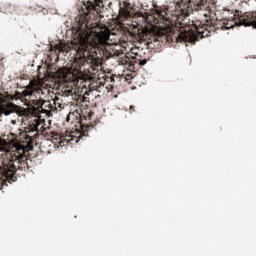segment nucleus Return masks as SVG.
<instances>
[{
  "mask_svg": "<svg viewBox=\"0 0 256 256\" xmlns=\"http://www.w3.org/2000/svg\"><path fill=\"white\" fill-rule=\"evenodd\" d=\"M178 8L187 19L193 11H198V21L192 24L184 23V27L175 35L173 22L169 18L167 9L157 10L150 16L149 24L152 27L155 41L176 43H195L199 39L211 37L217 29H231L233 24L227 19L217 17V5L213 0H180Z\"/></svg>",
  "mask_w": 256,
  "mask_h": 256,
  "instance_id": "2",
  "label": "nucleus"
},
{
  "mask_svg": "<svg viewBox=\"0 0 256 256\" xmlns=\"http://www.w3.org/2000/svg\"><path fill=\"white\" fill-rule=\"evenodd\" d=\"M71 116H73L72 113H70L68 116H67V121H69L71 119Z\"/></svg>",
  "mask_w": 256,
  "mask_h": 256,
  "instance_id": "15",
  "label": "nucleus"
},
{
  "mask_svg": "<svg viewBox=\"0 0 256 256\" xmlns=\"http://www.w3.org/2000/svg\"><path fill=\"white\" fill-rule=\"evenodd\" d=\"M130 111L131 112L135 111V106H130Z\"/></svg>",
  "mask_w": 256,
  "mask_h": 256,
  "instance_id": "17",
  "label": "nucleus"
},
{
  "mask_svg": "<svg viewBox=\"0 0 256 256\" xmlns=\"http://www.w3.org/2000/svg\"><path fill=\"white\" fill-rule=\"evenodd\" d=\"M38 127H39V124L35 125L33 128V131H37Z\"/></svg>",
  "mask_w": 256,
  "mask_h": 256,
  "instance_id": "16",
  "label": "nucleus"
},
{
  "mask_svg": "<svg viewBox=\"0 0 256 256\" xmlns=\"http://www.w3.org/2000/svg\"><path fill=\"white\" fill-rule=\"evenodd\" d=\"M51 107H53L56 110L57 109H63V104H61V100L58 97H55L52 100Z\"/></svg>",
  "mask_w": 256,
  "mask_h": 256,
  "instance_id": "13",
  "label": "nucleus"
},
{
  "mask_svg": "<svg viewBox=\"0 0 256 256\" xmlns=\"http://www.w3.org/2000/svg\"><path fill=\"white\" fill-rule=\"evenodd\" d=\"M1 11H3V13H6V15H13V13L17 11V8L11 4H5Z\"/></svg>",
  "mask_w": 256,
  "mask_h": 256,
  "instance_id": "11",
  "label": "nucleus"
},
{
  "mask_svg": "<svg viewBox=\"0 0 256 256\" xmlns=\"http://www.w3.org/2000/svg\"><path fill=\"white\" fill-rule=\"evenodd\" d=\"M43 89L37 80H31L22 92H16L14 99H20L26 107L32 109V114L37 117L43 113Z\"/></svg>",
  "mask_w": 256,
  "mask_h": 256,
  "instance_id": "3",
  "label": "nucleus"
},
{
  "mask_svg": "<svg viewBox=\"0 0 256 256\" xmlns=\"http://www.w3.org/2000/svg\"><path fill=\"white\" fill-rule=\"evenodd\" d=\"M93 111L91 109L86 108V109H81V113L79 114V125H80V131L84 137H87V132L89 129L93 127V123L88 121H91L93 119Z\"/></svg>",
  "mask_w": 256,
  "mask_h": 256,
  "instance_id": "5",
  "label": "nucleus"
},
{
  "mask_svg": "<svg viewBox=\"0 0 256 256\" xmlns=\"http://www.w3.org/2000/svg\"><path fill=\"white\" fill-rule=\"evenodd\" d=\"M111 81V83H113V81H115V79L113 77L111 78H105V77H101V78H97L94 82H92L91 85V89H94L95 91H101V87H105V83H107V81Z\"/></svg>",
  "mask_w": 256,
  "mask_h": 256,
  "instance_id": "9",
  "label": "nucleus"
},
{
  "mask_svg": "<svg viewBox=\"0 0 256 256\" xmlns=\"http://www.w3.org/2000/svg\"><path fill=\"white\" fill-rule=\"evenodd\" d=\"M15 111H17V105L11 102L0 104V117L1 115H11V113H15Z\"/></svg>",
  "mask_w": 256,
  "mask_h": 256,
  "instance_id": "10",
  "label": "nucleus"
},
{
  "mask_svg": "<svg viewBox=\"0 0 256 256\" xmlns=\"http://www.w3.org/2000/svg\"><path fill=\"white\" fill-rule=\"evenodd\" d=\"M119 65H125L127 69H129V65H131V58L127 55H123L119 59Z\"/></svg>",
  "mask_w": 256,
  "mask_h": 256,
  "instance_id": "12",
  "label": "nucleus"
},
{
  "mask_svg": "<svg viewBox=\"0 0 256 256\" xmlns=\"http://www.w3.org/2000/svg\"><path fill=\"white\" fill-rule=\"evenodd\" d=\"M126 17H133V15H137L138 10L137 6L135 5V0H125L123 2Z\"/></svg>",
  "mask_w": 256,
  "mask_h": 256,
  "instance_id": "7",
  "label": "nucleus"
},
{
  "mask_svg": "<svg viewBox=\"0 0 256 256\" xmlns=\"http://www.w3.org/2000/svg\"><path fill=\"white\" fill-rule=\"evenodd\" d=\"M102 9L103 0L88 1L79 10L72 25L76 38L71 43L59 42L55 46H51V51L56 55L69 53L71 49L76 53V58L64 77L66 85L61 90L62 97L77 95L85 87V76L93 75V71L96 69L87 62V58L91 57V51L99 49L103 53H107L111 47V43H109L111 31L106 26L104 28L99 26V18L103 17Z\"/></svg>",
  "mask_w": 256,
  "mask_h": 256,
  "instance_id": "1",
  "label": "nucleus"
},
{
  "mask_svg": "<svg viewBox=\"0 0 256 256\" xmlns=\"http://www.w3.org/2000/svg\"><path fill=\"white\" fill-rule=\"evenodd\" d=\"M238 21L244 27H253L256 29V12L242 14L238 17Z\"/></svg>",
  "mask_w": 256,
  "mask_h": 256,
  "instance_id": "6",
  "label": "nucleus"
},
{
  "mask_svg": "<svg viewBox=\"0 0 256 256\" xmlns=\"http://www.w3.org/2000/svg\"><path fill=\"white\" fill-rule=\"evenodd\" d=\"M65 141H66V143H69V141H71V139L64 138L63 140H61L60 141L61 147H63L65 145Z\"/></svg>",
  "mask_w": 256,
  "mask_h": 256,
  "instance_id": "14",
  "label": "nucleus"
},
{
  "mask_svg": "<svg viewBox=\"0 0 256 256\" xmlns=\"http://www.w3.org/2000/svg\"><path fill=\"white\" fill-rule=\"evenodd\" d=\"M144 65H147V59H141V56H134L130 58L129 70L135 71V69H140Z\"/></svg>",
  "mask_w": 256,
  "mask_h": 256,
  "instance_id": "8",
  "label": "nucleus"
},
{
  "mask_svg": "<svg viewBox=\"0 0 256 256\" xmlns=\"http://www.w3.org/2000/svg\"><path fill=\"white\" fill-rule=\"evenodd\" d=\"M27 149L23 146L16 148V151L10 154V160L8 163L3 164L1 169L3 181H8V183H13L17 180L15 173L17 169H25L27 167Z\"/></svg>",
  "mask_w": 256,
  "mask_h": 256,
  "instance_id": "4",
  "label": "nucleus"
}]
</instances>
